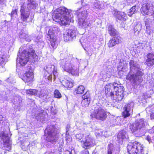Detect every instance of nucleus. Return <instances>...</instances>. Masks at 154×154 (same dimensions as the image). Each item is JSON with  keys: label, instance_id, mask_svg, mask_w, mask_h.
I'll return each instance as SVG.
<instances>
[{"label": "nucleus", "instance_id": "obj_1", "mask_svg": "<svg viewBox=\"0 0 154 154\" xmlns=\"http://www.w3.org/2000/svg\"><path fill=\"white\" fill-rule=\"evenodd\" d=\"M71 12L65 7H60L57 9L53 13V20L61 25L68 24L73 16Z\"/></svg>", "mask_w": 154, "mask_h": 154}, {"label": "nucleus", "instance_id": "obj_2", "mask_svg": "<svg viewBox=\"0 0 154 154\" xmlns=\"http://www.w3.org/2000/svg\"><path fill=\"white\" fill-rule=\"evenodd\" d=\"M129 64L130 72L127 75L126 79L135 85H139L142 81L143 73L136 62L131 60Z\"/></svg>", "mask_w": 154, "mask_h": 154}, {"label": "nucleus", "instance_id": "obj_3", "mask_svg": "<svg viewBox=\"0 0 154 154\" xmlns=\"http://www.w3.org/2000/svg\"><path fill=\"white\" fill-rule=\"evenodd\" d=\"M79 63L77 58H66L60 60V65L65 71L71 73L72 75L78 76Z\"/></svg>", "mask_w": 154, "mask_h": 154}, {"label": "nucleus", "instance_id": "obj_4", "mask_svg": "<svg viewBox=\"0 0 154 154\" xmlns=\"http://www.w3.org/2000/svg\"><path fill=\"white\" fill-rule=\"evenodd\" d=\"M26 49H24L18 55L17 58V62H19L21 66H23L26 64L29 59L35 61L36 58L37 57L32 46L28 45Z\"/></svg>", "mask_w": 154, "mask_h": 154}, {"label": "nucleus", "instance_id": "obj_5", "mask_svg": "<svg viewBox=\"0 0 154 154\" xmlns=\"http://www.w3.org/2000/svg\"><path fill=\"white\" fill-rule=\"evenodd\" d=\"M37 5L38 4L33 0H27L26 3H24L21 6V18L23 21H27L30 14V10L35 9Z\"/></svg>", "mask_w": 154, "mask_h": 154}, {"label": "nucleus", "instance_id": "obj_6", "mask_svg": "<svg viewBox=\"0 0 154 154\" xmlns=\"http://www.w3.org/2000/svg\"><path fill=\"white\" fill-rule=\"evenodd\" d=\"M117 85L114 88L115 95L112 97H110L108 98H103L104 100L102 99L103 101V102H107L112 103H115L116 102H119L121 101L123 98L124 95V88L122 85L120 84H119L116 83Z\"/></svg>", "mask_w": 154, "mask_h": 154}, {"label": "nucleus", "instance_id": "obj_7", "mask_svg": "<svg viewBox=\"0 0 154 154\" xmlns=\"http://www.w3.org/2000/svg\"><path fill=\"white\" fill-rule=\"evenodd\" d=\"M77 10L75 11V14L77 15L79 20L78 24L80 27L85 28L90 26V23L89 20L86 18L87 12L85 11H81L79 12Z\"/></svg>", "mask_w": 154, "mask_h": 154}, {"label": "nucleus", "instance_id": "obj_8", "mask_svg": "<svg viewBox=\"0 0 154 154\" xmlns=\"http://www.w3.org/2000/svg\"><path fill=\"white\" fill-rule=\"evenodd\" d=\"M45 140L52 143L55 142L57 139V132L53 125L47 127L45 131Z\"/></svg>", "mask_w": 154, "mask_h": 154}, {"label": "nucleus", "instance_id": "obj_9", "mask_svg": "<svg viewBox=\"0 0 154 154\" xmlns=\"http://www.w3.org/2000/svg\"><path fill=\"white\" fill-rule=\"evenodd\" d=\"M144 126V119H141L136 120L134 125L131 126L130 129L135 136L139 137L140 136L142 133V128Z\"/></svg>", "mask_w": 154, "mask_h": 154}, {"label": "nucleus", "instance_id": "obj_10", "mask_svg": "<svg viewBox=\"0 0 154 154\" xmlns=\"http://www.w3.org/2000/svg\"><path fill=\"white\" fill-rule=\"evenodd\" d=\"M127 148L130 154H144L143 145L137 142L129 143Z\"/></svg>", "mask_w": 154, "mask_h": 154}, {"label": "nucleus", "instance_id": "obj_11", "mask_svg": "<svg viewBox=\"0 0 154 154\" xmlns=\"http://www.w3.org/2000/svg\"><path fill=\"white\" fill-rule=\"evenodd\" d=\"M91 116L92 118L104 121L106 119L107 115L105 110L98 106L94 107V111L91 110Z\"/></svg>", "mask_w": 154, "mask_h": 154}, {"label": "nucleus", "instance_id": "obj_12", "mask_svg": "<svg viewBox=\"0 0 154 154\" xmlns=\"http://www.w3.org/2000/svg\"><path fill=\"white\" fill-rule=\"evenodd\" d=\"M60 31V30L57 26H53L50 27L48 32L51 45L54 48H56L57 44L56 42V35Z\"/></svg>", "mask_w": 154, "mask_h": 154}, {"label": "nucleus", "instance_id": "obj_13", "mask_svg": "<svg viewBox=\"0 0 154 154\" xmlns=\"http://www.w3.org/2000/svg\"><path fill=\"white\" fill-rule=\"evenodd\" d=\"M45 72L44 74V77L45 79L48 80H51L53 73L54 80L57 78L58 75L57 72L56 67L54 65H48L44 68Z\"/></svg>", "mask_w": 154, "mask_h": 154}, {"label": "nucleus", "instance_id": "obj_14", "mask_svg": "<svg viewBox=\"0 0 154 154\" xmlns=\"http://www.w3.org/2000/svg\"><path fill=\"white\" fill-rule=\"evenodd\" d=\"M116 85H117L116 83L114 82L113 84H109L106 85L105 87V92L106 96L103 97L102 98H101L99 102H101L103 103L104 104L107 103L108 105L110 103L108 102H104L102 100V99H103V100H104V99H103V98L106 99V97L108 98L109 97H112L115 95L114 88L116 86Z\"/></svg>", "mask_w": 154, "mask_h": 154}, {"label": "nucleus", "instance_id": "obj_15", "mask_svg": "<svg viewBox=\"0 0 154 154\" xmlns=\"http://www.w3.org/2000/svg\"><path fill=\"white\" fill-rule=\"evenodd\" d=\"M94 144V139L89 133L86 134L85 138L81 141L82 146L85 149L92 147Z\"/></svg>", "mask_w": 154, "mask_h": 154}, {"label": "nucleus", "instance_id": "obj_16", "mask_svg": "<svg viewBox=\"0 0 154 154\" xmlns=\"http://www.w3.org/2000/svg\"><path fill=\"white\" fill-rule=\"evenodd\" d=\"M8 133L10 134L9 130L8 131H2L0 136L3 142L2 149L8 151L11 149V143L9 140Z\"/></svg>", "mask_w": 154, "mask_h": 154}, {"label": "nucleus", "instance_id": "obj_17", "mask_svg": "<svg viewBox=\"0 0 154 154\" xmlns=\"http://www.w3.org/2000/svg\"><path fill=\"white\" fill-rule=\"evenodd\" d=\"M17 71L18 73L19 77L21 78L25 83L32 82L34 76L33 71L32 69H30L29 70L26 71L23 75H21L22 72H20L19 70L17 67Z\"/></svg>", "mask_w": 154, "mask_h": 154}, {"label": "nucleus", "instance_id": "obj_18", "mask_svg": "<svg viewBox=\"0 0 154 154\" xmlns=\"http://www.w3.org/2000/svg\"><path fill=\"white\" fill-rule=\"evenodd\" d=\"M153 7L150 4L145 3L142 5L140 9L143 15H152L153 14Z\"/></svg>", "mask_w": 154, "mask_h": 154}, {"label": "nucleus", "instance_id": "obj_19", "mask_svg": "<svg viewBox=\"0 0 154 154\" xmlns=\"http://www.w3.org/2000/svg\"><path fill=\"white\" fill-rule=\"evenodd\" d=\"M76 32L75 30L69 29L66 30L63 34L64 41L67 42L75 38Z\"/></svg>", "mask_w": 154, "mask_h": 154}, {"label": "nucleus", "instance_id": "obj_20", "mask_svg": "<svg viewBox=\"0 0 154 154\" xmlns=\"http://www.w3.org/2000/svg\"><path fill=\"white\" fill-rule=\"evenodd\" d=\"M134 103L133 102H131L126 104L123 108L124 111L122 113L123 116L126 118L130 116L132 112Z\"/></svg>", "mask_w": 154, "mask_h": 154}, {"label": "nucleus", "instance_id": "obj_21", "mask_svg": "<svg viewBox=\"0 0 154 154\" xmlns=\"http://www.w3.org/2000/svg\"><path fill=\"white\" fill-rule=\"evenodd\" d=\"M37 90L35 89H30L26 90V93L27 94L31 95H37L45 101H48V98L49 99L50 97L46 94H39Z\"/></svg>", "mask_w": 154, "mask_h": 154}, {"label": "nucleus", "instance_id": "obj_22", "mask_svg": "<svg viewBox=\"0 0 154 154\" xmlns=\"http://www.w3.org/2000/svg\"><path fill=\"white\" fill-rule=\"evenodd\" d=\"M9 56L7 55L6 52L2 51H0V65L3 68V66L7 61Z\"/></svg>", "mask_w": 154, "mask_h": 154}, {"label": "nucleus", "instance_id": "obj_23", "mask_svg": "<svg viewBox=\"0 0 154 154\" xmlns=\"http://www.w3.org/2000/svg\"><path fill=\"white\" fill-rule=\"evenodd\" d=\"M45 113L44 110L40 109L37 110L34 115V117L38 120L42 122L45 120Z\"/></svg>", "mask_w": 154, "mask_h": 154}, {"label": "nucleus", "instance_id": "obj_24", "mask_svg": "<svg viewBox=\"0 0 154 154\" xmlns=\"http://www.w3.org/2000/svg\"><path fill=\"white\" fill-rule=\"evenodd\" d=\"M122 41V38L120 37H114L109 41L108 45L109 48H112L116 45L120 43Z\"/></svg>", "mask_w": 154, "mask_h": 154}, {"label": "nucleus", "instance_id": "obj_25", "mask_svg": "<svg viewBox=\"0 0 154 154\" xmlns=\"http://www.w3.org/2000/svg\"><path fill=\"white\" fill-rule=\"evenodd\" d=\"M112 75V72L109 70L103 71L100 73L102 80L104 82L108 81Z\"/></svg>", "mask_w": 154, "mask_h": 154}, {"label": "nucleus", "instance_id": "obj_26", "mask_svg": "<svg viewBox=\"0 0 154 154\" xmlns=\"http://www.w3.org/2000/svg\"><path fill=\"white\" fill-rule=\"evenodd\" d=\"M128 64L125 61L120 60L118 66V69L119 71H126L127 69Z\"/></svg>", "mask_w": 154, "mask_h": 154}, {"label": "nucleus", "instance_id": "obj_27", "mask_svg": "<svg viewBox=\"0 0 154 154\" xmlns=\"http://www.w3.org/2000/svg\"><path fill=\"white\" fill-rule=\"evenodd\" d=\"M147 57L146 64L148 66H152L154 65V55L153 54L149 53L147 55Z\"/></svg>", "mask_w": 154, "mask_h": 154}, {"label": "nucleus", "instance_id": "obj_28", "mask_svg": "<svg viewBox=\"0 0 154 154\" xmlns=\"http://www.w3.org/2000/svg\"><path fill=\"white\" fill-rule=\"evenodd\" d=\"M106 5V3L103 4L102 2L96 0L94 4L93 8L95 11H97L99 9L104 8V6Z\"/></svg>", "mask_w": 154, "mask_h": 154}, {"label": "nucleus", "instance_id": "obj_29", "mask_svg": "<svg viewBox=\"0 0 154 154\" xmlns=\"http://www.w3.org/2000/svg\"><path fill=\"white\" fill-rule=\"evenodd\" d=\"M127 137V135L124 131H122L119 132L117 137V141L120 144L122 143L123 140Z\"/></svg>", "mask_w": 154, "mask_h": 154}, {"label": "nucleus", "instance_id": "obj_30", "mask_svg": "<svg viewBox=\"0 0 154 154\" xmlns=\"http://www.w3.org/2000/svg\"><path fill=\"white\" fill-rule=\"evenodd\" d=\"M114 15L118 20L123 21L126 20L127 18L125 14L123 12L115 11Z\"/></svg>", "mask_w": 154, "mask_h": 154}, {"label": "nucleus", "instance_id": "obj_31", "mask_svg": "<svg viewBox=\"0 0 154 154\" xmlns=\"http://www.w3.org/2000/svg\"><path fill=\"white\" fill-rule=\"evenodd\" d=\"M14 99L16 100V101H14V104H15L16 106V109L20 111L21 110V107L22 106L21 103V98L20 97H15Z\"/></svg>", "mask_w": 154, "mask_h": 154}, {"label": "nucleus", "instance_id": "obj_32", "mask_svg": "<svg viewBox=\"0 0 154 154\" xmlns=\"http://www.w3.org/2000/svg\"><path fill=\"white\" fill-rule=\"evenodd\" d=\"M60 80L62 84L65 87L70 88L73 86V83L70 81L66 79L62 80L61 78Z\"/></svg>", "mask_w": 154, "mask_h": 154}, {"label": "nucleus", "instance_id": "obj_33", "mask_svg": "<svg viewBox=\"0 0 154 154\" xmlns=\"http://www.w3.org/2000/svg\"><path fill=\"white\" fill-rule=\"evenodd\" d=\"M107 151L106 154H113L114 152V149L113 147V145L112 144H110L108 145L107 147ZM119 149L118 152H115V154H119Z\"/></svg>", "mask_w": 154, "mask_h": 154}, {"label": "nucleus", "instance_id": "obj_34", "mask_svg": "<svg viewBox=\"0 0 154 154\" xmlns=\"http://www.w3.org/2000/svg\"><path fill=\"white\" fill-rule=\"evenodd\" d=\"M108 30L109 33L111 36H114L117 34L116 30L111 25L109 26L108 28Z\"/></svg>", "mask_w": 154, "mask_h": 154}, {"label": "nucleus", "instance_id": "obj_35", "mask_svg": "<svg viewBox=\"0 0 154 154\" xmlns=\"http://www.w3.org/2000/svg\"><path fill=\"white\" fill-rule=\"evenodd\" d=\"M30 143L28 141H24L22 143L21 147L24 150H27L28 149H30Z\"/></svg>", "mask_w": 154, "mask_h": 154}, {"label": "nucleus", "instance_id": "obj_36", "mask_svg": "<svg viewBox=\"0 0 154 154\" xmlns=\"http://www.w3.org/2000/svg\"><path fill=\"white\" fill-rule=\"evenodd\" d=\"M85 50L87 52L86 53L89 56H91L93 53L94 48L92 45L90 46L89 47H85Z\"/></svg>", "mask_w": 154, "mask_h": 154}, {"label": "nucleus", "instance_id": "obj_37", "mask_svg": "<svg viewBox=\"0 0 154 154\" xmlns=\"http://www.w3.org/2000/svg\"><path fill=\"white\" fill-rule=\"evenodd\" d=\"M85 89L84 87L82 85L78 86L75 89V91L76 93L78 94H82Z\"/></svg>", "mask_w": 154, "mask_h": 154}, {"label": "nucleus", "instance_id": "obj_38", "mask_svg": "<svg viewBox=\"0 0 154 154\" xmlns=\"http://www.w3.org/2000/svg\"><path fill=\"white\" fill-rule=\"evenodd\" d=\"M20 37L21 38L25 39L26 41L28 42H30L31 40V39L28 35L26 33H23V32H22V33L20 32Z\"/></svg>", "mask_w": 154, "mask_h": 154}, {"label": "nucleus", "instance_id": "obj_39", "mask_svg": "<svg viewBox=\"0 0 154 154\" xmlns=\"http://www.w3.org/2000/svg\"><path fill=\"white\" fill-rule=\"evenodd\" d=\"M107 133L106 131H102L98 130L96 131L95 134L97 137L101 136L107 137L109 136V135L107 134Z\"/></svg>", "mask_w": 154, "mask_h": 154}, {"label": "nucleus", "instance_id": "obj_40", "mask_svg": "<svg viewBox=\"0 0 154 154\" xmlns=\"http://www.w3.org/2000/svg\"><path fill=\"white\" fill-rule=\"evenodd\" d=\"M136 0H124L123 2H121L120 3L121 5H122V7H124L126 5H128V4L134 2Z\"/></svg>", "mask_w": 154, "mask_h": 154}, {"label": "nucleus", "instance_id": "obj_41", "mask_svg": "<svg viewBox=\"0 0 154 154\" xmlns=\"http://www.w3.org/2000/svg\"><path fill=\"white\" fill-rule=\"evenodd\" d=\"M153 29L151 28L150 25L146 26V32L147 34L150 35L153 32Z\"/></svg>", "mask_w": 154, "mask_h": 154}, {"label": "nucleus", "instance_id": "obj_42", "mask_svg": "<svg viewBox=\"0 0 154 154\" xmlns=\"http://www.w3.org/2000/svg\"><path fill=\"white\" fill-rule=\"evenodd\" d=\"M91 96L90 92L89 91H87L84 95L82 96V99H87L91 100Z\"/></svg>", "mask_w": 154, "mask_h": 154}, {"label": "nucleus", "instance_id": "obj_43", "mask_svg": "<svg viewBox=\"0 0 154 154\" xmlns=\"http://www.w3.org/2000/svg\"><path fill=\"white\" fill-rule=\"evenodd\" d=\"M136 6H133L128 12V15L129 16H131L136 11Z\"/></svg>", "mask_w": 154, "mask_h": 154}, {"label": "nucleus", "instance_id": "obj_44", "mask_svg": "<svg viewBox=\"0 0 154 154\" xmlns=\"http://www.w3.org/2000/svg\"><path fill=\"white\" fill-rule=\"evenodd\" d=\"M90 100L87 99H82V104L83 106L86 107L88 106L90 103Z\"/></svg>", "mask_w": 154, "mask_h": 154}, {"label": "nucleus", "instance_id": "obj_45", "mask_svg": "<svg viewBox=\"0 0 154 154\" xmlns=\"http://www.w3.org/2000/svg\"><path fill=\"white\" fill-rule=\"evenodd\" d=\"M145 26L150 25L152 22V20L149 18H146L144 19Z\"/></svg>", "mask_w": 154, "mask_h": 154}, {"label": "nucleus", "instance_id": "obj_46", "mask_svg": "<svg viewBox=\"0 0 154 154\" xmlns=\"http://www.w3.org/2000/svg\"><path fill=\"white\" fill-rule=\"evenodd\" d=\"M54 97L55 98H60L61 97V95L59 91L57 90H56L54 91Z\"/></svg>", "mask_w": 154, "mask_h": 154}, {"label": "nucleus", "instance_id": "obj_47", "mask_svg": "<svg viewBox=\"0 0 154 154\" xmlns=\"http://www.w3.org/2000/svg\"><path fill=\"white\" fill-rule=\"evenodd\" d=\"M142 29L141 25L140 24H137L134 27V30L136 31H140Z\"/></svg>", "mask_w": 154, "mask_h": 154}, {"label": "nucleus", "instance_id": "obj_48", "mask_svg": "<svg viewBox=\"0 0 154 154\" xmlns=\"http://www.w3.org/2000/svg\"><path fill=\"white\" fill-rule=\"evenodd\" d=\"M83 137V134L81 133L77 134L75 135L76 139L79 140H81Z\"/></svg>", "mask_w": 154, "mask_h": 154}, {"label": "nucleus", "instance_id": "obj_49", "mask_svg": "<svg viewBox=\"0 0 154 154\" xmlns=\"http://www.w3.org/2000/svg\"><path fill=\"white\" fill-rule=\"evenodd\" d=\"M17 13V9L12 10L10 14L11 17L12 18L14 15H16Z\"/></svg>", "mask_w": 154, "mask_h": 154}, {"label": "nucleus", "instance_id": "obj_50", "mask_svg": "<svg viewBox=\"0 0 154 154\" xmlns=\"http://www.w3.org/2000/svg\"><path fill=\"white\" fill-rule=\"evenodd\" d=\"M66 140L67 143H69L72 140V138L69 135H66Z\"/></svg>", "mask_w": 154, "mask_h": 154}, {"label": "nucleus", "instance_id": "obj_51", "mask_svg": "<svg viewBox=\"0 0 154 154\" xmlns=\"http://www.w3.org/2000/svg\"><path fill=\"white\" fill-rule=\"evenodd\" d=\"M87 41V39L86 38L84 39V38L83 37L81 39H80V42H81L82 45H83L85 43H86V42ZM84 45H85L84 44Z\"/></svg>", "mask_w": 154, "mask_h": 154}, {"label": "nucleus", "instance_id": "obj_52", "mask_svg": "<svg viewBox=\"0 0 154 154\" xmlns=\"http://www.w3.org/2000/svg\"><path fill=\"white\" fill-rule=\"evenodd\" d=\"M7 100V97H2L1 96H0V103L2 101L3 102L5 101L6 100Z\"/></svg>", "mask_w": 154, "mask_h": 154}, {"label": "nucleus", "instance_id": "obj_53", "mask_svg": "<svg viewBox=\"0 0 154 154\" xmlns=\"http://www.w3.org/2000/svg\"><path fill=\"white\" fill-rule=\"evenodd\" d=\"M146 140H147L148 142L150 143L151 142V137L148 136L146 138Z\"/></svg>", "mask_w": 154, "mask_h": 154}, {"label": "nucleus", "instance_id": "obj_54", "mask_svg": "<svg viewBox=\"0 0 154 154\" xmlns=\"http://www.w3.org/2000/svg\"><path fill=\"white\" fill-rule=\"evenodd\" d=\"M150 117L152 119H154V112L151 114Z\"/></svg>", "mask_w": 154, "mask_h": 154}, {"label": "nucleus", "instance_id": "obj_55", "mask_svg": "<svg viewBox=\"0 0 154 154\" xmlns=\"http://www.w3.org/2000/svg\"><path fill=\"white\" fill-rule=\"evenodd\" d=\"M64 154H71V152L70 151H66Z\"/></svg>", "mask_w": 154, "mask_h": 154}, {"label": "nucleus", "instance_id": "obj_56", "mask_svg": "<svg viewBox=\"0 0 154 154\" xmlns=\"http://www.w3.org/2000/svg\"><path fill=\"white\" fill-rule=\"evenodd\" d=\"M3 118H4L2 116L0 115V121L2 122V121H3Z\"/></svg>", "mask_w": 154, "mask_h": 154}, {"label": "nucleus", "instance_id": "obj_57", "mask_svg": "<svg viewBox=\"0 0 154 154\" xmlns=\"http://www.w3.org/2000/svg\"><path fill=\"white\" fill-rule=\"evenodd\" d=\"M69 130H68L67 129L66 130V135H69V134L68 132Z\"/></svg>", "mask_w": 154, "mask_h": 154}, {"label": "nucleus", "instance_id": "obj_58", "mask_svg": "<svg viewBox=\"0 0 154 154\" xmlns=\"http://www.w3.org/2000/svg\"><path fill=\"white\" fill-rule=\"evenodd\" d=\"M40 38H41V37H37V38H36V42H38V41H40Z\"/></svg>", "mask_w": 154, "mask_h": 154}, {"label": "nucleus", "instance_id": "obj_59", "mask_svg": "<svg viewBox=\"0 0 154 154\" xmlns=\"http://www.w3.org/2000/svg\"><path fill=\"white\" fill-rule=\"evenodd\" d=\"M5 2L4 1L3 2L1 0H0V3L1 5H5Z\"/></svg>", "mask_w": 154, "mask_h": 154}, {"label": "nucleus", "instance_id": "obj_60", "mask_svg": "<svg viewBox=\"0 0 154 154\" xmlns=\"http://www.w3.org/2000/svg\"><path fill=\"white\" fill-rule=\"evenodd\" d=\"M53 154V152H51L49 151L46 152L45 153V154Z\"/></svg>", "mask_w": 154, "mask_h": 154}, {"label": "nucleus", "instance_id": "obj_61", "mask_svg": "<svg viewBox=\"0 0 154 154\" xmlns=\"http://www.w3.org/2000/svg\"><path fill=\"white\" fill-rule=\"evenodd\" d=\"M70 127V126L69 125H68L66 128V130L67 129L68 130H69V128Z\"/></svg>", "mask_w": 154, "mask_h": 154}, {"label": "nucleus", "instance_id": "obj_62", "mask_svg": "<svg viewBox=\"0 0 154 154\" xmlns=\"http://www.w3.org/2000/svg\"><path fill=\"white\" fill-rule=\"evenodd\" d=\"M120 119V118L119 117H118L117 118V119H118V120H119V119Z\"/></svg>", "mask_w": 154, "mask_h": 154}, {"label": "nucleus", "instance_id": "obj_63", "mask_svg": "<svg viewBox=\"0 0 154 154\" xmlns=\"http://www.w3.org/2000/svg\"><path fill=\"white\" fill-rule=\"evenodd\" d=\"M2 81L1 80H0V84L1 83Z\"/></svg>", "mask_w": 154, "mask_h": 154}]
</instances>
